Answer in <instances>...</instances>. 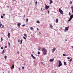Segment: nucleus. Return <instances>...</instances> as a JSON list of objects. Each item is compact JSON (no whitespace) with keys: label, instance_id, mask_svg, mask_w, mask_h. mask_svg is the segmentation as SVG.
I'll use <instances>...</instances> for the list:
<instances>
[{"label":"nucleus","instance_id":"nucleus-30","mask_svg":"<svg viewBox=\"0 0 73 73\" xmlns=\"http://www.w3.org/2000/svg\"><path fill=\"white\" fill-rule=\"evenodd\" d=\"M50 27H51L52 29L53 28V26H52V25H50Z\"/></svg>","mask_w":73,"mask_h":73},{"label":"nucleus","instance_id":"nucleus-52","mask_svg":"<svg viewBox=\"0 0 73 73\" xmlns=\"http://www.w3.org/2000/svg\"><path fill=\"white\" fill-rule=\"evenodd\" d=\"M72 49H73V46H72Z\"/></svg>","mask_w":73,"mask_h":73},{"label":"nucleus","instance_id":"nucleus-43","mask_svg":"<svg viewBox=\"0 0 73 73\" xmlns=\"http://www.w3.org/2000/svg\"><path fill=\"white\" fill-rule=\"evenodd\" d=\"M22 27H25V25H22Z\"/></svg>","mask_w":73,"mask_h":73},{"label":"nucleus","instance_id":"nucleus-27","mask_svg":"<svg viewBox=\"0 0 73 73\" xmlns=\"http://www.w3.org/2000/svg\"><path fill=\"white\" fill-rule=\"evenodd\" d=\"M37 23H40V21H36Z\"/></svg>","mask_w":73,"mask_h":73},{"label":"nucleus","instance_id":"nucleus-42","mask_svg":"<svg viewBox=\"0 0 73 73\" xmlns=\"http://www.w3.org/2000/svg\"><path fill=\"white\" fill-rule=\"evenodd\" d=\"M67 58H68V60H69V59H70V58H69V57H67Z\"/></svg>","mask_w":73,"mask_h":73},{"label":"nucleus","instance_id":"nucleus-32","mask_svg":"<svg viewBox=\"0 0 73 73\" xmlns=\"http://www.w3.org/2000/svg\"><path fill=\"white\" fill-rule=\"evenodd\" d=\"M23 38L25 40V39H26V38H25V36H23Z\"/></svg>","mask_w":73,"mask_h":73},{"label":"nucleus","instance_id":"nucleus-19","mask_svg":"<svg viewBox=\"0 0 73 73\" xmlns=\"http://www.w3.org/2000/svg\"><path fill=\"white\" fill-rule=\"evenodd\" d=\"M64 64L65 65H66V62H64Z\"/></svg>","mask_w":73,"mask_h":73},{"label":"nucleus","instance_id":"nucleus-1","mask_svg":"<svg viewBox=\"0 0 73 73\" xmlns=\"http://www.w3.org/2000/svg\"><path fill=\"white\" fill-rule=\"evenodd\" d=\"M42 50L43 52V54L45 55L46 54V50H45V49L43 48L42 49Z\"/></svg>","mask_w":73,"mask_h":73},{"label":"nucleus","instance_id":"nucleus-2","mask_svg":"<svg viewBox=\"0 0 73 73\" xmlns=\"http://www.w3.org/2000/svg\"><path fill=\"white\" fill-rule=\"evenodd\" d=\"M59 12L61 14H64V13L62 10H61V9L60 8H59Z\"/></svg>","mask_w":73,"mask_h":73},{"label":"nucleus","instance_id":"nucleus-44","mask_svg":"<svg viewBox=\"0 0 73 73\" xmlns=\"http://www.w3.org/2000/svg\"><path fill=\"white\" fill-rule=\"evenodd\" d=\"M3 16H5V14H3Z\"/></svg>","mask_w":73,"mask_h":73},{"label":"nucleus","instance_id":"nucleus-10","mask_svg":"<svg viewBox=\"0 0 73 73\" xmlns=\"http://www.w3.org/2000/svg\"><path fill=\"white\" fill-rule=\"evenodd\" d=\"M53 3V1L52 0H50V4H51L52 3Z\"/></svg>","mask_w":73,"mask_h":73},{"label":"nucleus","instance_id":"nucleus-58","mask_svg":"<svg viewBox=\"0 0 73 73\" xmlns=\"http://www.w3.org/2000/svg\"><path fill=\"white\" fill-rule=\"evenodd\" d=\"M2 73H4V72H3Z\"/></svg>","mask_w":73,"mask_h":73},{"label":"nucleus","instance_id":"nucleus-53","mask_svg":"<svg viewBox=\"0 0 73 73\" xmlns=\"http://www.w3.org/2000/svg\"><path fill=\"white\" fill-rule=\"evenodd\" d=\"M39 33H40V32H39Z\"/></svg>","mask_w":73,"mask_h":73},{"label":"nucleus","instance_id":"nucleus-49","mask_svg":"<svg viewBox=\"0 0 73 73\" xmlns=\"http://www.w3.org/2000/svg\"><path fill=\"white\" fill-rule=\"evenodd\" d=\"M41 11H42V8H41Z\"/></svg>","mask_w":73,"mask_h":73},{"label":"nucleus","instance_id":"nucleus-3","mask_svg":"<svg viewBox=\"0 0 73 73\" xmlns=\"http://www.w3.org/2000/svg\"><path fill=\"white\" fill-rule=\"evenodd\" d=\"M69 26L65 27V29L64 30V32H65L68 31L69 30Z\"/></svg>","mask_w":73,"mask_h":73},{"label":"nucleus","instance_id":"nucleus-40","mask_svg":"<svg viewBox=\"0 0 73 73\" xmlns=\"http://www.w3.org/2000/svg\"><path fill=\"white\" fill-rule=\"evenodd\" d=\"M22 69H24V66L22 67Z\"/></svg>","mask_w":73,"mask_h":73},{"label":"nucleus","instance_id":"nucleus-39","mask_svg":"<svg viewBox=\"0 0 73 73\" xmlns=\"http://www.w3.org/2000/svg\"><path fill=\"white\" fill-rule=\"evenodd\" d=\"M8 44L9 46H10V43L9 42H8Z\"/></svg>","mask_w":73,"mask_h":73},{"label":"nucleus","instance_id":"nucleus-13","mask_svg":"<svg viewBox=\"0 0 73 73\" xmlns=\"http://www.w3.org/2000/svg\"><path fill=\"white\" fill-rule=\"evenodd\" d=\"M4 49H3L2 52H1V54H3L4 53Z\"/></svg>","mask_w":73,"mask_h":73},{"label":"nucleus","instance_id":"nucleus-4","mask_svg":"<svg viewBox=\"0 0 73 73\" xmlns=\"http://www.w3.org/2000/svg\"><path fill=\"white\" fill-rule=\"evenodd\" d=\"M59 62V65H58V66L59 67H60L61 66H62V63H61V62L60 60L58 61Z\"/></svg>","mask_w":73,"mask_h":73},{"label":"nucleus","instance_id":"nucleus-54","mask_svg":"<svg viewBox=\"0 0 73 73\" xmlns=\"http://www.w3.org/2000/svg\"><path fill=\"white\" fill-rule=\"evenodd\" d=\"M49 13V11H48V13Z\"/></svg>","mask_w":73,"mask_h":73},{"label":"nucleus","instance_id":"nucleus-36","mask_svg":"<svg viewBox=\"0 0 73 73\" xmlns=\"http://www.w3.org/2000/svg\"><path fill=\"white\" fill-rule=\"evenodd\" d=\"M3 48H4L3 47H1V49H3Z\"/></svg>","mask_w":73,"mask_h":73},{"label":"nucleus","instance_id":"nucleus-22","mask_svg":"<svg viewBox=\"0 0 73 73\" xmlns=\"http://www.w3.org/2000/svg\"><path fill=\"white\" fill-rule=\"evenodd\" d=\"M32 57H33V58L34 59H36V57L34 56Z\"/></svg>","mask_w":73,"mask_h":73},{"label":"nucleus","instance_id":"nucleus-35","mask_svg":"<svg viewBox=\"0 0 73 73\" xmlns=\"http://www.w3.org/2000/svg\"><path fill=\"white\" fill-rule=\"evenodd\" d=\"M4 25H2L1 28H4Z\"/></svg>","mask_w":73,"mask_h":73},{"label":"nucleus","instance_id":"nucleus-29","mask_svg":"<svg viewBox=\"0 0 73 73\" xmlns=\"http://www.w3.org/2000/svg\"><path fill=\"white\" fill-rule=\"evenodd\" d=\"M41 64H42V65H43L44 64V63H43V62H40Z\"/></svg>","mask_w":73,"mask_h":73},{"label":"nucleus","instance_id":"nucleus-20","mask_svg":"<svg viewBox=\"0 0 73 73\" xmlns=\"http://www.w3.org/2000/svg\"><path fill=\"white\" fill-rule=\"evenodd\" d=\"M72 4V1H70V4L71 5Z\"/></svg>","mask_w":73,"mask_h":73},{"label":"nucleus","instance_id":"nucleus-12","mask_svg":"<svg viewBox=\"0 0 73 73\" xmlns=\"http://www.w3.org/2000/svg\"><path fill=\"white\" fill-rule=\"evenodd\" d=\"M58 22V19H56V23H57Z\"/></svg>","mask_w":73,"mask_h":73},{"label":"nucleus","instance_id":"nucleus-16","mask_svg":"<svg viewBox=\"0 0 73 73\" xmlns=\"http://www.w3.org/2000/svg\"><path fill=\"white\" fill-rule=\"evenodd\" d=\"M30 29L32 31H33V28L32 27H31L30 28Z\"/></svg>","mask_w":73,"mask_h":73},{"label":"nucleus","instance_id":"nucleus-48","mask_svg":"<svg viewBox=\"0 0 73 73\" xmlns=\"http://www.w3.org/2000/svg\"><path fill=\"white\" fill-rule=\"evenodd\" d=\"M7 46H5V48H7Z\"/></svg>","mask_w":73,"mask_h":73},{"label":"nucleus","instance_id":"nucleus-8","mask_svg":"<svg viewBox=\"0 0 73 73\" xmlns=\"http://www.w3.org/2000/svg\"><path fill=\"white\" fill-rule=\"evenodd\" d=\"M7 36L9 38H10V36H11V35H10V33H8Z\"/></svg>","mask_w":73,"mask_h":73},{"label":"nucleus","instance_id":"nucleus-23","mask_svg":"<svg viewBox=\"0 0 73 73\" xmlns=\"http://www.w3.org/2000/svg\"><path fill=\"white\" fill-rule=\"evenodd\" d=\"M1 17L2 19H3L4 18V17H3V16L1 15Z\"/></svg>","mask_w":73,"mask_h":73},{"label":"nucleus","instance_id":"nucleus-47","mask_svg":"<svg viewBox=\"0 0 73 73\" xmlns=\"http://www.w3.org/2000/svg\"><path fill=\"white\" fill-rule=\"evenodd\" d=\"M25 17V15H24V17Z\"/></svg>","mask_w":73,"mask_h":73},{"label":"nucleus","instance_id":"nucleus-14","mask_svg":"<svg viewBox=\"0 0 73 73\" xmlns=\"http://www.w3.org/2000/svg\"><path fill=\"white\" fill-rule=\"evenodd\" d=\"M11 69H13V68H14V65L13 64L11 67Z\"/></svg>","mask_w":73,"mask_h":73},{"label":"nucleus","instance_id":"nucleus-18","mask_svg":"<svg viewBox=\"0 0 73 73\" xmlns=\"http://www.w3.org/2000/svg\"><path fill=\"white\" fill-rule=\"evenodd\" d=\"M1 26H2V24L1 23V22L0 21V27H1Z\"/></svg>","mask_w":73,"mask_h":73},{"label":"nucleus","instance_id":"nucleus-6","mask_svg":"<svg viewBox=\"0 0 73 73\" xmlns=\"http://www.w3.org/2000/svg\"><path fill=\"white\" fill-rule=\"evenodd\" d=\"M45 5V9H48L49 8V6H47L46 5Z\"/></svg>","mask_w":73,"mask_h":73},{"label":"nucleus","instance_id":"nucleus-9","mask_svg":"<svg viewBox=\"0 0 73 73\" xmlns=\"http://www.w3.org/2000/svg\"><path fill=\"white\" fill-rule=\"evenodd\" d=\"M52 53H54V52L56 50V48H54L52 50Z\"/></svg>","mask_w":73,"mask_h":73},{"label":"nucleus","instance_id":"nucleus-37","mask_svg":"<svg viewBox=\"0 0 73 73\" xmlns=\"http://www.w3.org/2000/svg\"><path fill=\"white\" fill-rule=\"evenodd\" d=\"M31 57H33L34 56L33 55V54H31Z\"/></svg>","mask_w":73,"mask_h":73},{"label":"nucleus","instance_id":"nucleus-15","mask_svg":"<svg viewBox=\"0 0 73 73\" xmlns=\"http://www.w3.org/2000/svg\"><path fill=\"white\" fill-rule=\"evenodd\" d=\"M38 50H41V48L40 47H39L38 48Z\"/></svg>","mask_w":73,"mask_h":73},{"label":"nucleus","instance_id":"nucleus-55","mask_svg":"<svg viewBox=\"0 0 73 73\" xmlns=\"http://www.w3.org/2000/svg\"><path fill=\"white\" fill-rule=\"evenodd\" d=\"M13 0L15 1H16V0Z\"/></svg>","mask_w":73,"mask_h":73},{"label":"nucleus","instance_id":"nucleus-41","mask_svg":"<svg viewBox=\"0 0 73 73\" xmlns=\"http://www.w3.org/2000/svg\"><path fill=\"white\" fill-rule=\"evenodd\" d=\"M18 42H20V40H19V39L18 40Z\"/></svg>","mask_w":73,"mask_h":73},{"label":"nucleus","instance_id":"nucleus-31","mask_svg":"<svg viewBox=\"0 0 73 73\" xmlns=\"http://www.w3.org/2000/svg\"><path fill=\"white\" fill-rule=\"evenodd\" d=\"M69 16H70V15H71V14L70 13V12L69 13Z\"/></svg>","mask_w":73,"mask_h":73},{"label":"nucleus","instance_id":"nucleus-45","mask_svg":"<svg viewBox=\"0 0 73 73\" xmlns=\"http://www.w3.org/2000/svg\"><path fill=\"white\" fill-rule=\"evenodd\" d=\"M37 29V31H38V30H39L38 29V28H37V29Z\"/></svg>","mask_w":73,"mask_h":73},{"label":"nucleus","instance_id":"nucleus-5","mask_svg":"<svg viewBox=\"0 0 73 73\" xmlns=\"http://www.w3.org/2000/svg\"><path fill=\"white\" fill-rule=\"evenodd\" d=\"M73 14H72L71 15V16H70V19L68 20V21H70V20H72V19H73Z\"/></svg>","mask_w":73,"mask_h":73},{"label":"nucleus","instance_id":"nucleus-56","mask_svg":"<svg viewBox=\"0 0 73 73\" xmlns=\"http://www.w3.org/2000/svg\"><path fill=\"white\" fill-rule=\"evenodd\" d=\"M43 66H44V64H43Z\"/></svg>","mask_w":73,"mask_h":73},{"label":"nucleus","instance_id":"nucleus-25","mask_svg":"<svg viewBox=\"0 0 73 73\" xmlns=\"http://www.w3.org/2000/svg\"><path fill=\"white\" fill-rule=\"evenodd\" d=\"M72 61V58H71V59L70 60V62H71Z\"/></svg>","mask_w":73,"mask_h":73},{"label":"nucleus","instance_id":"nucleus-11","mask_svg":"<svg viewBox=\"0 0 73 73\" xmlns=\"http://www.w3.org/2000/svg\"><path fill=\"white\" fill-rule=\"evenodd\" d=\"M53 61H54V58H53L52 59H51L50 60V62H53Z\"/></svg>","mask_w":73,"mask_h":73},{"label":"nucleus","instance_id":"nucleus-24","mask_svg":"<svg viewBox=\"0 0 73 73\" xmlns=\"http://www.w3.org/2000/svg\"><path fill=\"white\" fill-rule=\"evenodd\" d=\"M4 57H5V59L6 60L7 59V56H5Z\"/></svg>","mask_w":73,"mask_h":73},{"label":"nucleus","instance_id":"nucleus-57","mask_svg":"<svg viewBox=\"0 0 73 73\" xmlns=\"http://www.w3.org/2000/svg\"><path fill=\"white\" fill-rule=\"evenodd\" d=\"M7 7H9L8 6H7Z\"/></svg>","mask_w":73,"mask_h":73},{"label":"nucleus","instance_id":"nucleus-7","mask_svg":"<svg viewBox=\"0 0 73 73\" xmlns=\"http://www.w3.org/2000/svg\"><path fill=\"white\" fill-rule=\"evenodd\" d=\"M17 25L19 27H20V25H21V23H19L17 24Z\"/></svg>","mask_w":73,"mask_h":73},{"label":"nucleus","instance_id":"nucleus-17","mask_svg":"<svg viewBox=\"0 0 73 73\" xmlns=\"http://www.w3.org/2000/svg\"><path fill=\"white\" fill-rule=\"evenodd\" d=\"M24 35L25 36V37H27V34H24Z\"/></svg>","mask_w":73,"mask_h":73},{"label":"nucleus","instance_id":"nucleus-38","mask_svg":"<svg viewBox=\"0 0 73 73\" xmlns=\"http://www.w3.org/2000/svg\"><path fill=\"white\" fill-rule=\"evenodd\" d=\"M1 41H3V38H1Z\"/></svg>","mask_w":73,"mask_h":73},{"label":"nucleus","instance_id":"nucleus-21","mask_svg":"<svg viewBox=\"0 0 73 73\" xmlns=\"http://www.w3.org/2000/svg\"><path fill=\"white\" fill-rule=\"evenodd\" d=\"M63 56H66V55L64 54H63Z\"/></svg>","mask_w":73,"mask_h":73},{"label":"nucleus","instance_id":"nucleus-34","mask_svg":"<svg viewBox=\"0 0 73 73\" xmlns=\"http://www.w3.org/2000/svg\"><path fill=\"white\" fill-rule=\"evenodd\" d=\"M37 1H36L35 2V4H36V5H37Z\"/></svg>","mask_w":73,"mask_h":73},{"label":"nucleus","instance_id":"nucleus-59","mask_svg":"<svg viewBox=\"0 0 73 73\" xmlns=\"http://www.w3.org/2000/svg\"><path fill=\"white\" fill-rule=\"evenodd\" d=\"M28 9L29 10V9Z\"/></svg>","mask_w":73,"mask_h":73},{"label":"nucleus","instance_id":"nucleus-33","mask_svg":"<svg viewBox=\"0 0 73 73\" xmlns=\"http://www.w3.org/2000/svg\"><path fill=\"white\" fill-rule=\"evenodd\" d=\"M40 53V52L38 51V54H39Z\"/></svg>","mask_w":73,"mask_h":73},{"label":"nucleus","instance_id":"nucleus-46","mask_svg":"<svg viewBox=\"0 0 73 73\" xmlns=\"http://www.w3.org/2000/svg\"><path fill=\"white\" fill-rule=\"evenodd\" d=\"M18 69H19V70H20V69H21L20 68H18Z\"/></svg>","mask_w":73,"mask_h":73},{"label":"nucleus","instance_id":"nucleus-28","mask_svg":"<svg viewBox=\"0 0 73 73\" xmlns=\"http://www.w3.org/2000/svg\"><path fill=\"white\" fill-rule=\"evenodd\" d=\"M22 44V39H21V43H20V44Z\"/></svg>","mask_w":73,"mask_h":73},{"label":"nucleus","instance_id":"nucleus-50","mask_svg":"<svg viewBox=\"0 0 73 73\" xmlns=\"http://www.w3.org/2000/svg\"><path fill=\"white\" fill-rule=\"evenodd\" d=\"M65 41H67V40L66 39V40H65Z\"/></svg>","mask_w":73,"mask_h":73},{"label":"nucleus","instance_id":"nucleus-26","mask_svg":"<svg viewBox=\"0 0 73 73\" xmlns=\"http://www.w3.org/2000/svg\"><path fill=\"white\" fill-rule=\"evenodd\" d=\"M28 21V19H26V22L27 23Z\"/></svg>","mask_w":73,"mask_h":73},{"label":"nucleus","instance_id":"nucleus-51","mask_svg":"<svg viewBox=\"0 0 73 73\" xmlns=\"http://www.w3.org/2000/svg\"><path fill=\"white\" fill-rule=\"evenodd\" d=\"M17 53H19V51H18Z\"/></svg>","mask_w":73,"mask_h":73}]
</instances>
